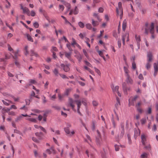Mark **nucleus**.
<instances>
[{"label": "nucleus", "instance_id": "1", "mask_svg": "<svg viewBox=\"0 0 158 158\" xmlns=\"http://www.w3.org/2000/svg\"><path fill=\"white\" fill-rule=\"evenodd\" d=\"M119 130L120 131V133L119 135H118V137L116 138L118 140L121 139L125 134L124 125L123 123H122L120 124Z\"/></svg>", "mask_w": 158, "mask_h": 158}, {"label": "nucleus", "instance_id": "2", "mask_svg": "<svg viewBox=\"0 0 158 158\" xmlns=\"http://www.w3.org/2000/svg\"><path fill=\"white\" fill-rule=\"evenodd\" d=\"M97 132L98 135L96 137V143L98 146L100 147L102 144V140L100 133L99 131L98 130H97Z\"/></svg>", "mask_w": 158, "mask_h": 158}, {"label": "nucleus", "instance_id": "3", "mask_svg": "<svg viewBox=\"0 0 158 158\" xmlns=\"http://www.w3.org/2000/svg\"><path fill=\"white\" fill-rule=\"evenodd\" d=\"M150 32L151 34V39H154L155 37L154 35V24L153 23H151V25L149 28Z\"/></svg>", "mask_w": 158, "mask_h": 158}, {"label": "nucleus", "instance_id": "4", "mask_svg": "<svg viewBox=\"0 0 158 158\" xmlns=\"http://www.w3.org/2000/svg\"><path fill=\"white\" fill-rule=\"evenodd\" d=\"M60 66L61 68H63L65 72H68L70 70V68H69V65L67 64L65 65L64 64H60Z\"/></svg>", "mask_w": 158, "mask_h": 158}, {"label": "nucleus", "instance_id": "5", "mask_svg": "<svg viewBox=\"0 0 158 158\" xmlns=\"http://www.w3.org/2000/svg\"><path fill=\"white\" fill-rule=\"evenodd\" d=\"M126 81L128 85H132L133 84V81L131 78L130 77L129 74L126 75Z\"/></svg>", "mask_w": 158, "mask_h": 158}, {"label": "nucleus", "instance_id": "6", "mask_svg": "<svg viewBox=\"0 0 158 158\" xmlns=\"http://www.w3.org/2000/svg\"><path fill=\"white\" fill-rule=\"evenodd\" d=\"M21 9L23 11V13H26L28 16L30 15V11L29 9L27 7H23L22 5H21Z\"/></svg>", "mask_w": 158, "mask_h": 158}, {"label": "nucleus", "instance_id": "7", "mask_svg": "<svg viewBox=\"0 0 158 158\" xmlns=\"http://www.w3.org/2000/svg\"><path fill=\"white\" fill-rule=\"evenodd\" d=\"M153 60V55L151 52H149L147 54V62H150L152 61Z\"/></svg>", "mask_w": 158, "mask_h": 158}, {"label": "nucleus", "instance_id": "8", "mask_svg": "<svg viewBox=\"0 0 158 158\" xmlns=\"http://www.w3.org/2000/svg\"><path fill=\"white\" fill-rule=\"evenodd\" d=\"M46 151L49 154L51 153H53L54 154H56V152L53 147H51L49 149H47Z\"/></svg>", "mask_w": 158, "mask_h": 158}, {"label": "nucleus", "instance_id": "9", "mask_svg": "<svg viewBox=\"0 0 158 158\" xmlns=\"http://www.w3.org/2000/svg\"><path fill=\"white\" fill-rule=\"evenodd\" d=\"M69 104L70 106L72 107V109L74 111H76V110L74 109V106L73 104L74 101H73V99L71 98H69Z\"/></svg>", "mask_w": 158, "mask_h": 158}, {"label": "nucleus", "instance_id": "10", "mask_svg": "<svg viewBox=\"0 0 158 158\" xmlns=\"http://www.w3.org/2000/svg\"><path fill=\"white\" fill-rule=\"evenodd\" d=\"M35 134L38 137V139L40 140L42 139L44 136L42 132H37L35 133Z\"/></svg>", "mask_w": 158, "mask_h": 158}, {"label": "nucleus", "instance_id": "11", "mask_svg": "<svg viewBox=\"0 0 158 158\" xmlns=\"http://www.w3.org/2000/svg\"><path fill=\"white\" fill-rule=\"evenodd\" d=\"M120 10L121 15H120V18H122L123 14V10L122 7V3L119 2L118 3V8Z\"/></svg>", "mask_w": 158, "mask_h": 158}, {"label": "nucleus", "instance_id": "12", "mask_svg": "<svg viewBox=\"0 0 158 158\" xmlns=\"http://www.w3.org/2000/svg\"><path fill=\"white\" fill-rule=\"evenodd\" d=\"M153 66H154V76L155 77L157 74V73L158 71V68L157 67V66L156 63H154Z\"/></svg>", "mask_w": 158, "mask_h": 158}, {"label": "nucleus", "instance_id": "13", "mask_svg": "<svg viewBox=\"0 0 158 158\" xmlns=\"http://www.w3.org/2000/svg\"><path fill=\"white\" fill-rule=\"evenodd\" d=\"M140 134V130L139 129L138 130L137 129H135L134 131V137L136 139L137 137Z\"/></svg>", "mask_w": 158, "mask_h": 158}, {"label": "nucleus", "instance_id": "14", "mask_svg": "<svg viewBox=\"0 0 158 158\" xmlns=\"http://www.w3.org/2000/svg\"><path fill=\"white\" fill-rule=\"evenodd\" d=\"M122 87L123 91L125 94H127V84L126 83L124 82L122 84Z\"/></svg>", "mask_w": 158, "mask_h": 158}, {"label": "nucleus", "instance_id": "15", "mask_svg": "<svg viewBox=\"0 0 158 158\" xmlns=\"http://www.w3.org/2000/svg\"><path fill=\"white\" fill-rule=\"evenodd\" d=\"M75 56L77 58L79 62H81L82 59V57L80 53H78L77 55H75Z\"/></svg>", "mask_w": 158, "mask_h": 158}, {"label": "nucleus", "instance_id": "16", "mask_svg": "<svg viewBox=\"0 0 158 158\" xmlns=\"http://www.w3.org/2000/svg\"><path fill=\"white\" fill-rule=\"evenodd\" d=\"M71 10L74 15H77L78 13V9L77 6H75L74 9H73Z\"/></svg>", "mask_w": 158, "mask_h": 158}, {"label": "nucleus", "instance_id": "17", "mask_svg": "<svg viewBox=\"0 0 158 158\" xmlns=\"http://www.w3.org/2000/svg\"><path fill=\"white\" fill-rule=\"evenodd\" d=\"M74 102H76L77 103V108L80 109L81 105V102L80 100H75L74 101Z\"/></svg>", "mask_w": 158, "mask_h": 158}, {"label": "nucleus", "instance_id": "18", "mask_svg": "<svg viewBox=\"0 0 158 158\" xmlns=\"http://www.w3.org/2000/svg\"><path fill=\"white\" fill-rule=\"evenodd\" d=\"M71 88H68L66 89L64 93L63 94L64 96H68L69 95V92L71 91Z\"/></svg>", "mask_w": 158, "mask_h": 158}, {"label": "nucleus", "instance_id": "19", "mask_svg": "<svg viewBox=\"0 0 158 158\" xmlns=\"http://www.w3.org/2000/svg\"><path fill=\"white\" fill-rule=\"evenodd\" d=\"M30 56H35L36 57H37L38 56V55L33 50H30Z\"/></svg>", "mask_w": 158, "mask_h": 158}, {"label": "nucleus", "instance_id": "20", "mask_svg": "<svg viewBox=\"0 0 158 158\" xmlns=\"http://www.w3.org/2000/svg\"><path fill=\"white\" fill-rule=\"evenodd\" d=\"M92 24L94 27H96L98 25L99 23L97 21H95L93 19H92Z\"/></svg>", "mask_w": 158, "mask_h": 158}, {"label": "nucleus", "instance_id": "21", "mask_svg": "<svg viewBox=\"0 0 158 158\" xmlns=\"http://www.w3.org/2000/svg\"><path fill=\"white\" fill-rule=\"evenodd\" d=\"M53 72L55 76L56 77H58L60 74L59 73V71L58 69L56 68H55L54 69V70L53 71Z\"/></svg>", "mask_w": 158, "mask_h": 158}, {"label": "nucleus", "instance_id": "22", "mask_svg": "<svg viewBox=\"0 0 158 158\" xmlns=\"http://www.w3.org/2000/svg\"><path fill=\"white\" fill-rule=\"evenodd\" d=\"M112 89L113 90V91L114 92H117L118 91V90L119 89V87L118 86H116L115 88H114V86L113 85L111 86Z\"/></svg>", "mask_w": 158, "mask_h": 158}, {"label": "nucleus", "instance_id": "23", "mask_svg": "<svg viewBox=\"0 0 158 158\" xmlns=\"http://www.w3.org/2000/svg\"><path fill=\"white\" fill-rule=\"evenodd\" d=\"M72 52H71L68 53L65 52V55L66 57L68 58L70 60L71 55Z\"/></svg>", "mask_w": 158, "mask_h": 158}, {"label": "nucleus", "instance_id": "24", "mask_svg": "<svg viewBox=\"0 0 158 158\" xmlns=\"http://www.w3.org/2000/svg\"><path fill=\"white\" fill-rule=\"evenodd\" d=\"M126 22L125 20L123 21L122 25V29L124 31L126 29Z\"/></svg>", "mask_w": 158, "mask_h": 158}, {"label": "nucleus", "instance_id": "25", "mask_svg": "<svg viewBox=\"0 0 158 158\" xmlns=\"http://www.w3.org/2000/svg\"><path fill=\"white\" fill-rule=\"evenodd\" d=\"M26 35L28 40L31 42H33V39L30 35H29L28 34H27Z\"/></svg>", "mask_w": 158, "mask_h": 158}, {"label": "nucleus", "instance_id": "26", "mask_svg": "<svg viewBox=\"0 0 158 158\" xmlns=\"http://www.w3.org/2000/svg\"><path fill=\"white\" fill-rule=\"evenodd\" d=\"M135 38L136 40L137 43H140L141 40L139 36V35L138 36L137 35H136L135 36Z\"/></svg>", "mask_w": 158, "mask_h": 158}, {"label": "nucleus", "instance_id": "27", "mask_svg": "<svg viewBox=\"0 0 158 158\" xmlns=\"http://www.w3.org/2000/svg\"><path fill=\"white\" fill-rule=\"evenodd\" d=\"M78 24L79 26L81 28H83L85 26V25L82 22L80 21L78 22Z\"/></svg>", "mask_w": 158, "mask_h": 158}, {"label": "nucleus", "instance_id": "28", "mask_svg": "<svg viewBox=\"0 0 158 158\" xmlns=\"http://www.w3.org/2000/svg\"><path fill=\"white\" fill-rule=\"evenodd\" d=\"M85 26L86 28L89 30H91L92 28V25L90 23L86 24Z\"/></svg>", "mask_w": 158, "mask_h": 158}, {"label": "nucleus", "instance_id": "29", "mask_svg": "<svg viewBox=\"0 0 158 158\" xmlns=\"http://www.w3.org/2000/svg\"><path fill=\"white\" fill-rule=\"evenodd\" d=\"M64 130L66 134H70V132L69 128L64 127Z\"/></svg>", "mask_w": 158, "mask_h": 158}, {"label": "nucleus", "instance_id": "30", "mask_svg": "<svg viewBox=\"0 0 158 158\" xmlns=\"http://www.w3.org/2000/svg\"><path fill=\"white\" fill-rule=\"evenodd\" d=\"M33 26L35 28H37L39 27V24L37 22H35L33 23Z\"/></svg>", "mask_w": 158, "mask_h": 158}, {"label": "nucleus", "instance_id": "31", "mask_svg": "<svg viewBox=\"0 0 158 158\" xmlns=\"http://www.w3.org/2000/svg\"><path fill=\"white\" fill-rule=\"evenodd\" d=\"M146 118H145V117L142 118L140 120V122H141V123L142 125H143L144 124H145V123L146 122Z\"/></svg>", "mask_w": 158, "mask_h": 158}, {"label": "nucleus", "instance_id": "32", "mask_svg": "<svg viewBox=\"0 0 158 158\" xmlns=\"http://www.w3.org/2000/svg\"><path fill=\"white\" fill-rule=\"evenodd\" d=\"M65 6L67 8L68 10H69L71 8V6L69 3L67 2L65 4Z\"/></svg>", "mask_w": 158, "mask_h": 158}, {"label": "nucleus", "instance_id": "33", "mask_svg": "<svg viewBox=\"0 0 158 158\" xmlns=\"http://www.w3.org/2000/svg\"><path fill=\"white\" fill-rule=\"evenodd\" d=\"M66 46L67 48H68L69 51H70V52H71L73 51V50L71 48L70 44H66Z\"/></svg>", "mask_w": 158, "mask_h": 158}, {"label": "nucleus", "instance_id": "34", "mask_svg": "<svg viewBox=\"0 0 158 158\" xmlns=\"http://www.w3.org/2000/svg\"><path fill=\"white\" fill-rule=\"evenodd\" d=\"M146 67L148 70L150 69L151 67V64H150V62H147L146 65Z\"/></svg>", "mask_w": 158, "mask_h": 158}, {"label": "nucleus", "instance_id": "35", "mask_svg": "<svg viewBox=\"0 0 158 158\" xmlns=\"http://www.w3.org/2000/svg\"><path fill=\"white\" fill-rule=\"evenodd\" d=\"M124 72L125 73V75H127V74H128V70L127 68L124 66Z\"/></svg>", "mask_w": 158, "mask_h": 158}, {"label": "nucleus", "instance_id": "36", "mask_svg": "<svg viewBox=\"0 0 158 158\" xmlns=\"http://www.w3.org/2000/svg\"><path fill=\"white\" fill-rule=\"evenodd\" d=\"M72 40L73 41V43L71 44V45H72L74 47H75L74 45H76L77 43H76V40L73 38H72Z\"/></svg>", "mask_w": 158, "mask_h": 158}, {"label": "nucleus", "instance_id": "37", "mask_svg": "<svg viewBox=\"0 0 158 158\" xmlns=\"http://www.w3.org/2000/svg\"><path fill=\"white\" fill-rule=\"evenodd\" d=\"M23 118L21 115H20L15 120L16 122H17L21 120V119Z\"/></svg>", "mask_w": 158, "mask_h": 158}, {"label": "nucleus", "instance_id": "38", "mask_svg": "<svg viewBox=\"0 0 158 158\" xmlns=\"http://www.w3.org/2000/svg\"><path fill=\"white\" fill-rule=\"evenodd\" d=\"M141 140L146 141V139L145 135L144 134H142L141 135Z\"/></svg>", "mask_w": 158, "mask_h": 158}, {"label": "nucleus", "instance_id": "39", "mask_svg": "<svg viewBox=\"0 0 158 158\" xmlns=\"http://www.w3.org/2000/svg\"><path fill=\"white\" fill-rule=\"evenodd\" d=\"M59 75L63 79L67 78V79H69L68 77H67L64 74H59Z\"/></svg>", "mask_w": 158, "mask_h": 158}, {"label": "nucleus", "instance_id": "40", "mask_svg": "<svg viewBox=\"0 0 158 158\" xmlns=\"http://www.w3.org/2000/svg\"><path fill=\"white\" fill-rule=\"evenodd\" d=\"M42 131L44 132L45 133H47V131L46 129L42 126H40L39 128Z\"/></svg>", "mask_w": 158, "mask_h": 158}, {"label": "nucleus", "instance_id": "41", "mask_svg": "<svg viewBox=\"0 0 158 158\" xmlns=\"http://www.w3.org/2000/svg\"><path fill=\"white\" fill-rule=\"evenodd\" d=\"M132 68L134 69H135L136 68V65L135 62L133 61L132 63Z\"/></svg>", "mask_w": 158, "mask_h": 158}, {"label": "nucleus", "instance_id": "42", "mask_svg": "<svg viewBox=\"0 0 158 158\" xmlns=\"http://www.w3.org/2000/svg\"><path fill=\"white\" fill-rule=\"evenodd\" d=\"M127 34H125V35H123L122 36V41L123 44L124 45L125 44V37L126 36Z\"/></svg>", "mask_w": 158, "mask_h": 158}, {"label": "nucleus", "instance_id": "43", "mask_svg": "<svg viewBox=\"0 0 158 158\" xmlns=\"http://www.w3.org/2000/svg\"><path fill=\"white\" fill-rule=\"evenodd\" d=\"M83 52L85 55V56L87 58H88L89 57V56L88 55V54L86 51L85 49H83Z\"/></svg>", "mask_w": 158, "mask_h": 158}, {"label": "nucleus", "instance_id": "44", "mask_svg": "<svg viewBox=\"0 0 158 158\" xmlns=\"http://www.w3.org/2000/svg\"><path fill=\"white\" fill-rule=\"evenodd\" d=\"M29 120L34 123H36L37 122L36 120L34 118H29Z\"/></svg>", "mask_w": 158, "mask_h": 158}, {"label": "nucleus", "instance_id": "45", "mask_svg": "<svg viewBox=\"0 0 158 158\" xmlns=\"http://www.w3.org/2000/svg\"><path fill=\"white\" fill-rule=\"evenodd\" d=\"M6 2L7 3L8 5H5V7L6 8H9L10 6V3L7 0H6Z\"/></svg>", "mask_w": 158, "mask_h": 158}, {"label": "nucleus", "instance_id": "46", "mask_svg": "<svg viewBox=\"0 0 158 158\" xmlns=\"http://www.w3.org/2000/svg\"><path fill=\"white\" fill-rule=\"evenodd\" d=\"M2 110H4L6 112H8L10 110V108H6L5 107H4L2 109Z\"/></svg>", "mask_w": 158, "mask_h": 158}, {"label": "nucleus", "instance_id": "47", "mask_svg": "<svg viewBox=\"0 0 158 158\" xmlns=\"http://www.w3.org/2000/svg\"><path fill=\"white\" fill-rule=\"evenodd\" d=\"M93 104L94 106H96L98 105V103L95 101H93Z\"/></svg>", "mask_w": 158, "mask_h": 158}, {"label": "nucleus", "instance_id": "48", "mask_svg": "<svg viewBox=\"0 0 158 158\" xmlns=\"http://www.w3.org/2000/svg\"><path fill=\"white\" fill-rule=\"evenodd\" d=\"M25 101L26 105H28L30 104L31 102L30 99H25Z\"/></svg>", "mask_w": 158, "mask_h": 158}, {"label": "nucleus", "instance_id": "49", "mask_svg": "<svg viewBox=\"0 0 158 158\" xmlns=\"http://www.w3.org/2000/svg\"><path fill=\"white\" fill-rule=\"evenodd\" d=\"M94 69H95V72L99 75H100L101 74V72L100 71L97 69V68L95 67L94 68Z\"/></svg>", "mask_w": 158, "mask_h": 158}, {"label": "nucleus", "instance_id": "50", "mask_svg": "<svg viewBox=\"0 0 158 158\" xmlns=\"http://www.w3.org/2000/svg\"><path fill=\"white\" fill-rule=\"evenodd\" d=\"M64 95H61L60 94H59L58 95V98L59 100H61L62 98L64 97Z\"/></svg>", "mask_w": 158, "mask_h": 158}, {"label": "nucleus", "instance_id": "51", "mask_svg": "<svg viewBox=\"0 0 158 158\" xmlns=\"http://www.w3.org/2000/svg\"><path fill=\"white\" fill-rule=\"evenodd\" d=\"M111 121L112 122V124L113 126V127L115 128L116 127V124L115 123V122L114 121V119L113 118V117L111 119Z\"/></svg>", "mask_w": 158, "mask_h": 158}, {"label": "nucleus", "instance_id": "52", "mask_svg": "<svg viewBox=\"0 0 158 158\" xmlns=\"http://www.w3.org/2000/svg\"><path fill=\"white\" fill-rule=\"evenodd\" d=\"M84 62L86 65L90 67H91L92 65L89 62L86 60H85Z\"/></svg>", "mask_w": 158, "mask_h": 158}, {"label": "nucleus", "instance_id": "53", "mask_svg": "<svg viewBox=\"0 0 158 158\" xmlns=\"http://www.w3.org/2000/svg\"><path fill=\"white\" fill-rule=\"evenodd\" d=\"M61 17L65 20V23H69V22L67 20L65 17L63 15H61Z\"/></svg>", "mask_w": 158, "mask_h": 158}, {"label": "nucleus", "instance_id": "54", "mask_svg": "<svg viewBox=\"0 0 158 158\" xmlns=\"http://www.w3.org/2000/svg\"><path fill=\"white\" fill-rule=\"evenodd\" d=\"M35 13L33 10H31V16L34 17L35 16Z\"/></svg>", "mask_w": 158, "mask_h": 158}, {"label": "nucleus", "instance_id": "55", "mask_svg": "<svg viewBox=\"0 0 158 158\" xmlns=\"http://www.w3.org/2000/svg\"><path fill=\"white\" fill-rule=\"evenodd\" d=\"M104 9L102 7H100L98 9V11L100 13H102Z\"/></svg>", "mask_w": 158, "mask_h": 158}, {"label": "nucleus", "instance_id": "56", "mask_svg": "<svg viewBox=\"0 0 158 158\" xmlns=\"http://www.w3.org/2000/svg\"><path fill=\"white\" fill-rule=\"evenodd\" d=\"M121 41L119 39L118 41V45L119 48L121 47Z\"/></svg>", "mask_w": 158, "mask_h": 158}, {"label": "nucleus", "instance_id": "57", "mask_svg": "<svg viewBox=\"0 0 158 158\" xmlns=\"http://www.w3.org/2000/svg\"><path fill=\"white\" fill-rule=\"evenodd\" d=\"M32 139L33 141L36 143H38L39 142V140L35 137H33L32 138Z\"/></svg>", "mask_w": 158, "mask_h": 158}, {"label": "nucleus", "instance_id": "58", "mask_svg": "<svg viewBox=\"0 0 158 158\" xmlns=\"http://www.w3.org/2000/svg\"><path fill=\"white\" fill-rule=\"evenodd\" d=\"M14 132L15 133H16L18 134H21V133L20 131H19L16 129H15L14 130Z\"/></svg>", "mask_w": 158, "mask_h": 158}, {"label": "nucleus", "instance_id": "59", "mask_svg": "<svg viewBox=\"0 0 158 158\" xmlns=\"http://www.w3.org/2000/svg\"><path fill=\"white\" fill-rule=\"evenodd\" d=\"M59 9L61 10L62 11H63L64 9V6L62 5H59Z\"/></svg>", "mask_w": 158, "mask_h": 158}, {"label": "nucleus", "instance_id": "60", "mask_svg": "<svg viewBox=\"0 0 158 158\" xmlns=\"http://www.w3.org/2000/svg\"><path fill=\"white\" fill-rule=\"evenodd\" d=\"M116 12L118 15H121V12H120V10H119L118 8L116 7Z\"/></svg>", "mask_w": 158, "mask_h": 158}, {"label": "nucleus", "instance_id": "61", "mask_svg": "<svg viewBox=\"0 0 158 158\" xmlns=\"http://www.w3.org/2000/svg\"><path fill=\"white\" fill-rule=\"evenodd\" d=\"M137 110L140 114H141L143 112V110L139 107H137Z\"/></svg>", "mask_w": 158, "mask_h": 158}, {"label": "nucleus", "instance_id": "62", "mask_svg": "<svg viewBox=\"0 0 158 158\" xmlns=\"http://www.w3.org/2000/svg\"><path fill=\"white\" fill-rule=\"evenodd\" d=\"M8 114L9 115H11L14 116L15 115V113L14 112L10 111L8 112Z\"/></svg>", "mask_w": 158, "mask_h": 158}, {"label": "nucleus", "instance_id": "63", "mask_svg": "<svg viewBox=\"0 0 158 158\" xmlns=\"http://www.w3.org/2000/svg\"><path fill=\"white\" fill-rule=\"evenodd\" d=\"M2 102H3V103L6 106H8L9 105V104L8 103L5 102L4 100H2Z\"/></svg>", "mask_w": 158, "mask_h": 158}, {"label": "nucleus", "instance_id": "64", "mask_svg": "<svg viewBox=\"0 0 158 158\" xmlns=\"http://www.w3.org/2000/svg\"><path fill=\"white\" fill-rule=\"evenodd\" d=\"M78 82L79 84L81 86H84L85 85V83L81 81H78Z\"/></svg>", "mask_w": 158, "mask_h": 158}]
</instances>
